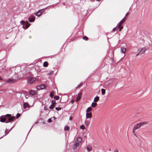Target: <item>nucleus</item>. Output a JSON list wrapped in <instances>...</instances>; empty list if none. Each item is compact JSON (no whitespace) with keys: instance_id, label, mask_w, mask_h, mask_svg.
I'll return each mask as SVG.
<instances>
[{"instance_id":"f257e3e1","label":"nucleus","mask_w":152,"mask_h":152,"mask_svg":"<svg viewBox=\"0 0 152 152\" xmlns=\"http://www.w3.org/2000/svg\"><path fill=\"white\" fill-rule=\"evenodd\" d=\"M11 115L9 114H7L5 116L7 118V121H6V123H7L11 122V121H13L15 119V118L13 117H11Z\"/></svg>"},{"instance_id":"f03ea898","label":"nucleus","mask_w":152,"mask_h":152,"mask_svg":"<svg viewBox=\"0 0 152 152\" xmlns=\"http://www.w3.org/2000/svg\"><path fill=\"white\" fill-rule=\"evenodd\" d=\"M146 124H147V122H146L139 123L135 125L134 127V130H136L140 128L141 126L146 125Z\"/></svg>"},{"instance_id":"7ed1b4c3","label":"nucleus","mask_w":152,"mask_h":152,"mask_svg":"<svg viewBox=\"0 0 152 152\" xmlns=\"http://www.w3.org/2000/svg\"><path fill=\"white\" fill-rule=\"evenodd\" d=\"M36 80V79L35 77L31 76H28V82L31 84L33 83Z\"/></svg>"},{"instance_id":"20e7f679","label":"nucleus","mask_w":152,"mask_h":152,"mask_svg":"<svg viewBox=\"0 0 152 152\" xmlns=\"http://www.w3.org/2000/svg\"><path fill=\"white\" fill-rule=\"evenodd\" d=\"M145 50V48H138L137 50L138 53L136 55V56H138L139 54H142L144 53Z\"/></svg>"},{"instance_id":"39448f33","label":"nucleus","mask_w":152,"mask_h":152,"mask_svg":"<svg viewBox=\"0 0 152 152\" xmlns=\"http://www.w3.org/2000/svg\"><path fill=\"white\" fill-rule=\"evenodd\" d=\"M7 121V118L5 116H2L0 117V121L4 122Z\"/></svg>"},{"instance_id":"423d86ee","label":"nucleus","mask_w":152,"mask_h":152,"mask_svg":"<svg viewBox=\"0 0 152 152\" xmlns=\"http://www.w3.org/2000/svg\"><path fill=\"white\" fill-rule=\"evenodd\" d=\"M5 82L7 83L11 84L14 83V80L12 79H8L5 80Z\"/></svg>"},{"instance_id":"0eeeda50","label":"nucleus","mask_w":152,"mask_h":152,"mask_svg":"<svg viewBox=\"0 0 152 152\" xmlns=\"http://www.w3.org/2000/svg\"><path fill=\"white\" fill-rule=\"evenodd\" d=\"M30 105L28 102H25L23 104V107L25 109H27V110L28 109Z\"/></svg>"},{"instance_id":"6e6552de","label":"nucleus","mask_w":152,"mask_h":152,"mask_svg":"<svg viewBox=\"0 0 152 152\" xmlns=\"http://www.w3.org/2000/svg\"><path fill=\"white\" fill-rule=\"evenodd\" d=\"M35 16H33L29 18L28 20L29 22L31 23L34 22L35 20Z\"/></svg>"},{"instance_id":"1a4fd4ad","label":"nucleus","mask_w":152,"mask_h":152,"mask_svg":"<svg viewBox=\"0 0 152 152\" xmlns=\"http://www.w3.org/2000/svg\"><path fill=\"white\" fill-rule=\"evenodd\" d=\"M21 71V68L19 66H17L15 67V72L16 73H18Z\"/></svg>"},{"instance_id":"9d476101","label":"nucleus","mask_w":152,"mask_h":152,"mask_svg":"<svg viewBox=\"0 0 152 152\" xmlns=\"http://www.w3.org/2000/svg\"><path fill=\"white\" fill-rule=\"evenodd\" d=\"M36 91L34 90H31L29 91V94L32 95H35L36 94Z\"/></svg>"},{"instance_id":"9b49d317","label":"nucleus","mask_w":152,"mask_h":152,"mask_svg":"<svg viewBox=\"0 0 152 152\" xmlns=\"http://www.w3.org/2000/svg\"><path fill=\"white\" fill-rule=\"evenodd\" d=\"M80 144L76 142L75 143L74 145L73 146V148L75 150L76 149L78 146Z\"/></svg>"},{"instance_id":"f8f14e48","label":"nucleus","mask_w":152,"mask_h":152,"mask_svg":"<svg viewBox=\"0 0 152 152\" xmlns=\"http://www.w3.org/2000/svg\"><path fill=\"white\" fill-rule=\"evenodd\" d=\"M122 24L119 23L118 24V28H119V31H120L123 28V26H121Z\"/></svg>"},{"instance_id":"ddd939ff","label":"nucleus","mask_w":152,"mask_h":152,"mask_svg":"<svg viewBox=\"0 0 152 152\" xmlns=\"http://www.w3.org/2000/svg\"><path fill=\"white\" fill-rule=\"evenodd\" d=\"M86 118H91L92 116V113H86Z\"/></svg>"},{"instance_id":"4468645a","label":"nucleus","mask_w":152,"mask_h":152,"mask_svg":"<svg viewBox=\"0 0 152 152\" xmlns=\"http://www.w3.org/2000/svg\"><path fill=\"white\" fill-rule=\"evenodd\" d=\"M39 88L41 89H44L45 88V86L44 85H41L38 86L37 87V89H39Z\"/></svg>"},{"instance_id":"2eb2a0df","label":"nucleus","mask_w":152,"mask_h":152,"mask_svg":"<svg viewBox=\"0 0 152 152\" xmlns=\"http://www.w3.org/2000/svg\"><path fill=\"white\" fill-rule=\"evenodd\" d=\"M126 50V48H121V52L123 53L124 57L125 56V52Z\"/></svg>"},{"instance_id":"dca6fc26","label":"nucleus","mask_w":152,"mask_h":152,"mask_svg":"<svg viewBox=\"0 0 152 152\" xmlns=\"http://www.w3.org/2000/svg\"><path fill=\"white\" fill-rule=\"evenodd\" d=\"M82 141V138L81 137H79L77 139V141L76 142L80 144Z\"/></svg>"},{"instance_id":"f3484780","label":"nucleus","mask_w":152,"mask_h":152,"mask_svg":"<svg viewBox=\"0 0 152 152\" xmlns=\"http://www.w3.org/2000/svg\"><path fill=\"white\" fill-rule=\"evenodd\" d=\"M81 95H82L81 93H80L78 94V95L77 98V101H79L80 99L81 96Z\"/></svg>"},{"instance_id":"a211bd4d","label":"nucleus","mask_w":152,"mask_h":152,"mask_svg":"<svg viewBox=\"0 0 152 152\" xmlns=\"http://www.w3.org/2000/svg\"><path fill=\"white\" fill-rule=\"evenodd\" d=\"M99 99V97L98 96H96L95 97L94 99V102H96L98 101Z\"/></svg>"},{"instance_id":"6ab92c4d","label":"nucleus","mask_w":152,"mask_h":152,"mask_svg":"<svg viewBox=\"0 0 152 152\" xmlns=\"http://www.w3.org/2000/svg\"><path fill=\"white\" fill-rule=\"evenodd\" d=\"M92 110V108L91 107H88L86 110V112L88 113V112L91 111Z\"/></svg>"},{"instance_id":"aec40b11","label":"nucleus","mask_w":152,"mask_h":152,"mask_svg":"<svg viewBox=\"0 0 152 152\" xmlns=\"http://www.w3.org/2000/svg\"><path fill=\"white\" fill-rule=\"evenodd\" d=\"M48 63L47 61H45L43 63V66L45 67H46L48 66Z\"/></svg>"},{"instance_id":"412c9836","label":"nucleus","mask_w":152,"mask_h":152,"mask_svg":"<svg viewBox=\"0 0 152 152\" xmlns=\"http://www.w3.org/2000/svg\"><path fill=\"white\" fill-rule=\"evenodd\" d=\"M54 94V92L53 91H51L50 93V96L51 98H53Z\"/></svg>"},{"instance_id":"4be33fe9","label":"nucleus","mask_w":152,"mask_h":152,"mask_svg":"<svg viewBox=\"0 0 152 152\" xmlns=\"http://www.w3.org/2000/svg\"><path fill=\"white\" fill-rule=\"evenodd\" d=\"M86 148L88 151H90L91 150L92 147L91 146H88L86 147Z\"/></svg>"},{"instance_id":"5701e85b","label":"nucleus","mask_w":152,"mask_h":152,"mask_svg":"<svg viewBox=\"0 0 152 152\" xmlns=\"http://www.w3.org/2000/svg\"><path fill=\"white\" fill-rule=\"evenodd\" d=\"M25 24L26 25V28H28L29 27L30 24L29 23H28V21H26V22Z\"/></svg>"},{"instance_id":"b1692460","label":"nucleus","mask_w":152,"mask_h":152,"mask_svg":"<svg viewBox=\"0 0 152 152\" xmlns=\"http://www.w3.org/2000/svg\"><path fill=\"white\" fill-rule=\"evenodd\" d=\"M97 104L95 102H93L91 104V106L93 107H94L96 106Z\"/></svg>"},{"instance_id":"393cba45","label":"nucleus","mask_w":152,"mask_h":152,"mask_svg":"<svg viewBox=\"0 0 152 152\" xmlns=\"http://www.w3.org/2000/svg\"><path fill=\"white\" fill-rule=\"evenodd\" d=\"M105 92V90L104 89L102 88L101 89V93L102 95L104 94Z\"/></svg>"},{"instance_id":"a878e982","label":"nucleus","mask_w":152,"mask_h":152,"mask_svg":"<svg viewBox=\"0 0 152 152\" xmlns=\"http://www.w3.org/2000/svg\"><path fill=\"white\" fill-rule=\"evenodd\" d=\"M40 12L39 11H38L35 14L37 16H39L41 15V14H40Z\"/></svg>"},{"instance_id":"bb28decb","label":"nucleus","mask_w":152,"mask_h":152,"mask_svg":"<svg viewBox=\"0 0 152 152\" xmlns=\"http://www.w3.org/2000/svg\"><path fill=\"white\" fill-rule=\"evenodd\" d=\"M125 20V17L120 22V23L122 24Z\"/></svg>"},{"instance_id":"cd10ccee","label":"nucleus","mask_w":152,"mask_h":152,"mask_svg":"<svg viewBox=\"0 0 152 152\" xmlns=\"http://www.w3.org/2000/svg\"><path fill=\"white\" fill-rule=\"evenodd\" d=\"M83 40H84L86 41H87V40H88V38L86 36H83Z\"/></svg>"},{"instance_id":"c85d7f7f","label":"nucleus","mask_w":152,"mask_h":152,"mask_svg":"<svg viewBox=\"0 0 152 152\" xmlns=\"http://www.w3.org/2000/svg\"><path fill=\"white\" fill-rule=\"evenodd\" d=\"M85 124L86 126H88L89 125V122L87 120H86L85 122Z\"/></svg>"},{"instance_id":"c756f323","label":"nucleus","mask_w":152,"mask_h":152,"mask_svg":"<svg viewBox=\"0 0 152 152\" xmlns=\"http://www.w3.org/2000/svg\"><path fill=\"white\" fill-rule=\"evenodd\" d=\"M51 104H53V105H55L56 104V102L54 100H52L51 101Z\"/></svg>"},{"instance_id":"7c9ffc66","label":"nucleus","mask_w":152,"mask_h":152,"mask_svg":"<svg viewBox=\"0 0 152 152\" xmlns=\"http://www.w3.org/2000/svg\"><path fill=\"white\" fill-rule=\"evenodd\" d=\"M55 106L53 104H51L49 107V108L50 109H52L54 108Z\"/></svg>"},{"instance_id":"2f4dec72","label":"nucleus","mask_w":152,"mask_h":152,"mask_svg":"<svg viewBox=\"0 0 152 152\" xmlns=\"http://www.w3.org/2000/svg\"><path fill=\"white\" fill-rule=\"evenodd\" d=\"M64 129L66 131H68L69 130V127L68 126H65L64 127Z\"/></svg>"},{"instance_id":"473e14b6","label":"nucleus","mask_w":152,"mask_h":152,"mask_svg":"<svg viewBox=\"0 0 152 152\" xmlns=\"http://www.w3.org/2000/svg\"><path fill=\"white\" fill-rule=\"evenodd\" d=\"M54 99L56 100H58L59 99V97L58 96H55L54 97Z\"/></svg>"},{"instance_id":"72a5a7b5","label":"nucleus","mask_w":152,"mask_h":152,"mask_svg":"<svg viewBox=\"0 0 152 152\" xmlns=\"http://www.w3.org/2000/svg\"><path fill=\"white\" fill-rule=\"evenodd\" d=\"M61 107H56L55 108V109L57 111H59L61 110Z\"/></svg>"},{"instance_id":"f704fd0d","label":"nucleus","mask_w":152,"mask_h":152,"mask_svg":"<svg viewBox=\"0 0 152 152\" xmlns=\"http://www.w3.org/2000/svg\"><path fill=\"white\" fill-rule=\"evenodd\" d=\"M80 129H85V126L83 125H82L80 126Z\"/></svg>"},{"instance_id":"c9c22d12","label":"nucleus","mask_w":152,"mask_h":152,"mask_svg":"<svg viewBox=\"0 0 152 152\" xmlns=\"http://www.w3.org/2000/svg\"><path fill=\"white\" fill-rule=\"evenodd\" d=\"M20 116V113H18L17 115H16V118H19V117Z\"/></svg>"},{"instance_id":"e433bc0d","label":"nucleus","mask_w":152,"mask_h":152,"mask_svg":"<svg viewBox=\"0 0 152 152\" xmlns=\"http://www.w3.org/2000/svg\"><path fill=\"white\" fill-rule=\"evenodd\" d=\"M25 21L24 20H21L20 22V23L21 24V25H23L25 23Z\"/></svg>"},{"instance_id":"4c0bfd02","label":"nucleus","mask_w":152,"mask_h":152,"mask_svg":"<svg viewBox=\"0 0 152 152\" xmlns=\"http://www.w3.org/2000/svg\"><path fill=\"white\" fill-rule=\"evenodd\" d=\"M35 69H39V66L38 65H35Z\"/></svg>"},{"instance_id":"58836bf2","label":"nucleus","mask_w":152,"mask_h":152,"mask_svg":"<svg viewBox=\"0 0 152 152\" xmlns=\"http://www.w3.org/2000/svg\"><path fill=\"white\" fill-rule=\"evenodd\" d=\"M82 85V83H80L78 86H77V87H76V88H77L78 87H79L80 86H81Z\"/></svg>"},{"instance_id":"ea45409f","label":"nucleus","mask_w":152,"mask_h":152,"mask_svg":"<svg viewBox=\"0 0 152 152\" xmlns=\"http://www.w3.org/2000/svg\"><path fill=\"white\" fill-rule=\"evenodd\" d=\"M40 12V14H41L43 12V9H41L39 10Z\"/></svg>"},{"instance_id":"a19ab883","label":"nucleus","mask_w":152,"mask_h":152,"mask_svg":"<svg viewBox=\"0 0 152 152\" xmlns=\"http://www.w3.org/2000/svg\"><path fill=\"white\" fill-rule=\"evenodd\" d=\"M53 71H52L51 72H50L48 73V75H50L51 74H53Z\"/></svg>"},{"instance_id":"79ce46f5","label":"nucleus","mask_w":152,"mask_h":152,"mask_svg":"<svg viewBox=\"0 0 152 152\" xmlns=\"http://www.w3.org/2000/svg\"><path fill=\"white\" fill-rule=\"evenodd\" d=\"M48 121L49 123H50L52 121V120L51 118H49L48 120Z\"/></svg>"},{"instance_id":"37998d69","label":"nucleus","mask_w":152,"mask_h":152,"mask_svg":"<svg viewBox=\"0 0 152 152\" xmlns=\"http://www.w3.org/2000/svg\"><path fill=\"white\" fill-rule=\"evenodd\" d=\"M7 131V129H6L5 130V134L4 135H7L8 133L9 132H8L7 133H6Z\"/></svg>"},{"instance_id":"c03bdc74","label":"nucleus","mask_w":152,"mask_h":152,"mask_svg":"<svg viewBox=\"0 0 152 152\" xmlns=\"http://www.w3.org/2000/svg\"><path fill=\"white\" fill-rule=\"evenodd\" d=\"M25 98H26V99H27L28 98V97H29V96L28 95H26L25 96Z\"/></svg>"},{"instance_id":"a18cd8bd","label":"nucleus","mask_w":152,"mask_h":152,"mask_svg":"<svg viewBox=\"0 0 152 152\" xmlns=\"http://www.w3.org/2000/svg\"><path fill=\"white\" fill-rule=\"evenodd\" d=\"M116 29H117V28L115 27V28H114L113 29V31H115L116 30Z\"/></svg>"},{"instance_id":"49530a36","label":"nucleus","mask_w":152,"mask_h":152,"mask_svg":"<svg viewBox=\"0 0 152 152\" xmlns=\"http://www.w3.org/2000/svg\"><path fill=\"white\" fill-rule=\"evenodd\" d=\"M134 128L133 129V134H134V133L135 132V131L136 130H134Z\"/></svg>"},{"instance_id":"de8ad7c7","label":"nucleus","mask_w":152,"mask_h":152,"mask_svg":"<svg viewBox=\"0 0 152 152\" xmlns=\"http://www.w3.org/2000/svg\"><path fill=\"white\" fill-rule=\"evenodd\" d=\"M44 110L45 111H46L47 110V108H46L45 106L44 107Z\"/></svg>"},{"instance_id":"09e8293b","label":"nucleus","mask_w":152,"mask_h":152,"mask_svg":"<svg viewBox=\"0 0 152 152\" xmlns=\"http://www.w3.org/2000/svg\"><path fill=\"white\" fill-rule=\"evenodd\" d=\"M72 119V116H70V117H69V120H71Z\"/></svg>"},{"instance_id":"8fccbe9b","label":"nucleus","mask_w":152,"mask_h":152,"mask_svg":"<svg viewBox=\"0 0 152 152\" xmlns=\"http://www.w3.org/2000/svg\"><path fill=\"white\" fill-rule=\"evenodd\" d=\"M134 134L135 135V137H137V136L136 134L135 133H134V134Z\"/></svg>"},{"instance_id":"3c124183","label":"nucleus","mask_w":152,"mask_h":152,"mask_svg":"<svg viewBox=\"0 0 152 152\" xmlns=\"http://www.w3.org/2000/svg\"><path fill=\"white\" fill-rule=\"evenodd\" d=\"M71 102L72 103H73L74 102V100H71Z\"/></svg>"},{"instance_id":"603ef678","label":"nucleus","mask_w":152,"mask_h":152,"mask_svg":"<svg viewBox=\"0 0 152 152\" xmlns=\"http://www.w3.org/2000/svg\"><path fill=\"white\" fill-rule=\"evenodd\" d=\"M115 152H119L118 150H116L115 151Z\"/></svg>"},{"instance_id":"864d4df0","label":"nucleus","mask_w":152,"mask_h":152,"mask_svg":"<svg viewBox=\"0 0 152 152\" xmlns=\"http://www.w3.org/2000/svg\"><path fill=\"white\" fill-rule=\"evenodd\" d=\"M96 0L98 1H100V0Z\"/></svg>"},{"instance_id":"5fc2aeb1","label":"nucleus","mask_w":152,"mask_h":152,"mask_svg":"<svg viewBox=\"0 0 152 152\" xmlns=\"http://www.w3.org/2000/svg\"><path fill=\"white\" fill-rule=\"evenodd\" d=\"M12 127L11 128V129H10V130H9V132L11 130V129H12Z\"/></svg>"},{"instance_id":"6e6d98bb","label":"nucleus","mask_w":152,"mask_h":152,"mask_svg":"<svg viewBox=\"0 0 152 152\" xmlns=\"http://www.w3.org/2000/svg\"><path fill=\"white\" fill-rule=\"evenodd\" d=\"M32 127L31 128V129H30V131H29V132H30V130H31V129H32Z\"/></svg>"},{"instance_id":"4d7b16f0","label":"nucleus","mask_w":152,"mask_h":152,"mask_svg":"<svg viewBox=\"0 0 152 152\" xmlns=\"http://www.w3.org/2000/svg\"><path fill=\"white\" fill-rule=\"evenodd\" d=\"M128 13V12H127V13L126 14V16H127V15Z\"/></svg>"},{"instance_id":"13d9d810","label":"nucleus","mask_w":152,"mask_h":152,"mask_svg":"<svg viewBox=\"0 0 152 152\" xmlns=\"http://www.w3.org/2000/svg\"><path fill=\"white\" fill-rule=\"evenodd\" d=\"M1 77L0 76V80H1Z\"/></svg>"}]
</instances>
